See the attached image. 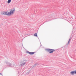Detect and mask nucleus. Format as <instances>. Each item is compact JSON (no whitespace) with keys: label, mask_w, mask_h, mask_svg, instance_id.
Wrapping results in <instances>:
<instances>
[{"label":"nucleus","mask_w":76,"mask_h":76,"mask_svg":"<svg viewBox=\"0 0 76 76\" xmlns=\"http://www.w3.org/2000/svg\"><path fill=\"white\" fill-rule=\"evenodd\" d=\"M70 39H70H70H69V41H68V44H69V42H70Z\"/></svg>","instance_id":"nucleus-11"},{"label":"nucleus","mask_w":76,"mask_h":76,"mask_svg":"<svg viewBox=\"0 0 76 76\" xmlns=\"http://www.w3.org/2000/svg\"><path fill=\"white\" fill-rule=\"evenodd\" d=\"M45 51L47 52H50L49 54H50V53H53L55 51V50L51 49H45Z\"/></svg>","instance_id":"nucleus-1"},{"label":"nucleus","mask_w":76,"mask_h":76,"mask_svg":"<svg viewBox=\"0 0 76 76\" xmlns=\"http://www.w3.org/2000/svg\"><path fill=\"white\" fill-rule=\"evenodd\" d=\"M38 65V64L37 63H36L34 65V66H33V67H35L36 66H37V65Z\"/></svg>","instance_id":"nucleus-8"},{"label":"nucleus","mask_w":76,"mask_h":76,"mask_svg":"<svg viewBox=\"0 0 76 76\" xmlns=\"http://www.w3.org/2000/svg\"><path fill=\"white\" fill-rule=\"evenodd\" d=\"M75 73L76 74V71H75Z\"/></svg>","instance_id":"nucleus-12"},{"label":"nucleus","mask_w":76,"mask_h":76,"mask_svg":"<svg viewBox=\"0 0 76 76\" xmlns=\"http://www.w3.org/2000/svg\"><path fill=\"white\" fill-rule=\"evenodd\" d=\"M15 9L13 8L10 11V12H9V14H10V15H11L12 14H13L15 12Z\"/></svg>","instance_id":"nucleus-2"},{"label":"nucleus","mask_w":76,"mask_h":76,"mask_svg":"<svg viewBox=\"0 0 76 76\" xmlns=\"http://www.w3.org/2000/svg\"><path fill=\"white\" fill-rule=\"evenodd\" d=\"M34 36H35V37H37L38 36V35L37 34V33H35L34 34Z\"/></svg>","instance_id":"nucleus-10"},{"label":"nucleus","mask_w":76,"mask_h":76,"mask_svg":"<svg viewBox=\"0 0 76 76\" xmlns=\"http://www.w3.org/2000/svg\"><path fill=\"white\" fill-rule=\"evenodd\" d=\"M4 15H6L8 16H10V14L9 13V12L7 13V12H4Z\"/></svg>","instance_id":"nucleus-6"},{"label":"nucleus","mask_w":76,"mask_h":76,"mask_svg":"<svg viewBox=\"0 0 76 76\" xmlns=\"http://www.w3.org/2000/svg\"><path fill=\"white\" fill-rule=\"evenodd\" d=\"M27 54H30V55H33L34 54H35V52H30L29 51L27 52Z\"/></svg>","instance_id":"nucleus-4"},{"label":"nucleus","mask_w":76,"mask_h":76,"mask_svg":"<svg viewBox=\"0 0 76 76\" xmlns=\"http://www.w3.org/2000/svg\"><path fill=\"white\" fill-rule=\"evenodd\" d=\"M0 75H2V74L1 73H0Z\"/></svg>","instance_id":"nucleus-13"},{"label":"nucleus","mask_w":76,"mask_h":76,"mask_svg":"<svg viewBox=\"0 0 76 76\" xmlns=\"http://www.w3.org/2000/svg\"><path fill=\"white\" fill-rule=\"evenodd\" d=\"M6 64H7L8 66H9V67H11V66H12V64L10 63H9L8 62H6Z\"/></svg>","instance_id":"nucleus-5"},{"label":"nucleus","mask_w":76,"mask_h":76,"mask_svg":"<svg viewBox=\"0 0 76 76\" xmlns=\"http://www.w3.org/2000/svg\"><path fill=\"white\" fill-rule=\"evenodd\" d=\"M75 71H71L70 73L71 75H75Z\"/></svg>","instance_id":"nucleus-7"},{"label":"nucleus","mask_w":76,"mask_h":76,"mask_svg":"<svg viewBox=\"0 0 76 76\" xmlns=\"http://www.w3.org/2000/svg\"><path fill=\"white\" fill-rule=\"evenodd\" d=\"M11 2V0H8L7 1L8 3H10Z\"/></svg>","instance_id":"nucleus-9"},{"label":"nucleus","mask_w":76,"mask_h":76,"mask_svg":"<svg viewBox=\"0 0 76 76\" xmlns=\"http://www.w3.org/2000/svg\"><path fill=\"white\" fill-rule=\"evenodd\" d=\"M20 64V67H22L24 66L26 64V62H21Z\"/></svg>","instance_id":"nucleus-3"}]
</instances>
